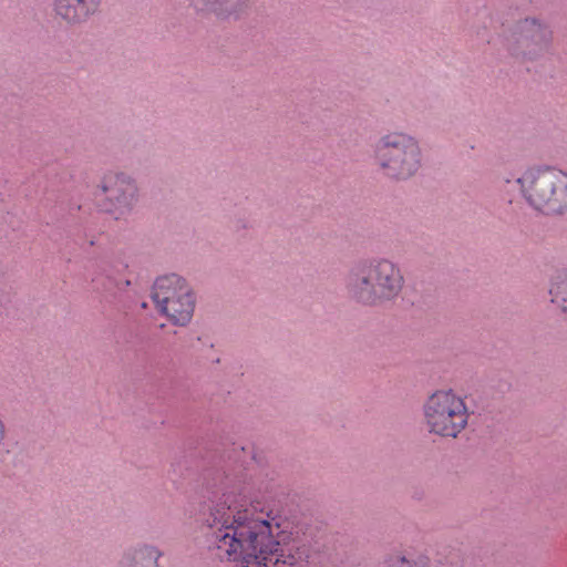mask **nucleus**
Here are the masks:
<instances>
[{"instance_id":"f257e3e1","label":"nucleus","mask_w":567,"mask_h":567,"mask_svg":"<svg viewBox=\"0 0 567 567\" xmlns=\"http://www.w3.org/2000/svg\"><path fill=\"white\" fill-rule=\"evenodd\" d=\"M250 453L236 443L217 444L202 455L198 494L206 525L218 548L225 550L238 567H297L303 553H288L277 539L278 523L255 517L248 508L251 470Z\"/></svg>"},{"instance_id":"f03ea898","label":"nucleus","mask_w":567,"mask_h":567,"mask_svg":"<svg viewBox=\"0 0 567 567\" xmlns=\"http://www.w3.org/2000/svg\"><path fill=\"white\" fill-rule=\"evenodd\" d=\"M404 284L400 266L385 257L358 259L348 269L344 280L348 298L368 308L394 303L401 296Z\"/></svg>"},{"instance_id":"7ed1b4c3","label":"nucleus","mask_w":567,"mask_h":567,"mask_svg":"<svg viewBox=\"0 0 567 567\" xmlns=\"http://www.w3.org/2000/svg\"><path fill=\"white\" fill-rule=\"evenodd\" d=\"M373 156L382 175L395 183L414 177L422 167L423 154L419 141L409 134L392 132L373 145Z\"/></svg>"},{"instance_id":"20e7f679","label":"nucleus","mask_w":567,"mask_h":567,"mask_svg":"<svg viewBox=\"0 0 567 567\" xmlns=\"http://www.w3.org/2000/svg\"><path fill=\"white\" fill-rule=\"evenodd\" d=\"M530 207L546 216L567 213V174L549 166L527 169L518 179Z\"/></svg>"},{"instance_id":"39448f33","label":"nucleus","mask_w":567,"mask_h":567,"mask_svg":"<svg viewBox=\"0 0 567 567\" xmlns=\"http://www.w3.org/2000/svg\"><path fill=\"white\" fill-rule=\"evenodd\" d=\"M502 44L506 52L520 63L535 62L548 53L554 34L543 19L526 17L503 29Z\"/></svg>"},{"instance_id":"423d86ee","label":"nucleus","mask_w":567,"mask_h":567,"mask_svg":"<svg viewBox=\"0 0 567 567\" xmlns=\"http://www.w3.org/2000/svg\"><path fill=\"white\" fill-rule=\"evenodd\" d=\"M423 413L429 432L442 437L455 439L467 425L466 404L452 390L432 393L423 405Z\"/></svg>"},{"instance_id":"0eeeda50","label":"nucleus","mask_w":567,"mask_h":567,"mask_svg":"<svg viewBox=\"0 0 567 567\" xmlns=\"http://www.w3.org/2000/svg\"><path fill=\"white\" fill-rule=\"evenodd\" d=\"M97 188L104 196L99 199L101 212L111 215L115 220L125 219L138 202L137 184L125 173L104 175Z\"/></svg>"},{"instance_id":"6e6552de","label":"nucleus","mask_w":567,"mask_h":567,"mask_svg":"<svg viewBox=\"0 0 567 567\" xmlns=\"http://www.w3.org/2000/svg\"><path fill=\"white\" fill-rule=\"evenodd\" d=\"M104 0H52L54 19L68 28H81L102 12Z\"/></svg>"},{"instance_id":"1a4fd4ad","label":"nucleus","mask_w":567,"mask_h":567,"mask_svg":"<svg viewBox=\"0 0 567 567\" xmlns=\"http://www.w3.org/2000/svg\"><path fill=\"white\" fill-rule=\"evenodd\" d=\"M195 10L219 21H238L248 14L250 0H193Z\"/></svg>"},{"instance_id":"9d476101","label":"nucleus","mask_w":567,"mask_h":567,"mask_svg":"<svg viewBox=\"0 0 567 567\" xmlns=\"http://www.w3.org/2000/svg\"><path fill=\"white\" fill-rule=\"evenodd\" d=\"M196 305V297L190 287L182 290L178 296L171 298L167 303H159L157 308L175 326H187L193 316Z\"/></svg>"},{"instance_id":"9b49d317","label":"nucleus","mask_w":567,"mask_h":567,"mask_svg":"<svg viewBox=\"0 0 567 567\" xmlns=\"http://www.w3.org/2000/svg\"><path fill=\"white\" fill-rule=\"evenodd\" d=\"M162 555L156 546L140 543L123 551L117 567H157Z\"/></svg>"},{"instance_id":"f8f14e48","label":"nucleus","mask_w":567,"mask_h":567,"mask_svg":"<svg viewBox=\"0 0 567 567\" xmlns=\"http://www.w3.org/2000/svg\"><path fill=\"white\" fill-rule=\"evenodd\" d=\"M188 287L186 279L177 274L159 276L153 285L151 297L156 306L167 303L171 298H175Z\"/></svg>"},{"instance_id":"ddd939ff","label":"nucleus","mask_w":567,"mask_h":567,"mask_svg":"<svg viewBox=\"0 0 567 567\" xmlns=\"http://www.w3.org/2000/svg\"><path fill=\"white\" fill-rule=\"evenodd\" d=\"M549 295L551 296V302L557 305L567 321V270L558 271L554 276Z\"/></svg>"},{"instance_id":"4468645a","label":"nucleus","mask_w":567,"mask_h":567,"mask_svg":"<svg viewBox=\"0 0 567 567\" xmlns=\"http://www.w3.org/2000/svg\"><path fill=\"white\" fill-rule=\"evenodd\" d=\"M95 288L102 292L106 301H113L120 295L118 279L112 275H99L93 279Z\"/></svg>"},{"instance_id":"2eb2a0df","label":"nucleus","mask_w":567,"mask_h":567,"mask_svg":"<svg viewBox=\"0 0 567 567\" xmlns=\"http://www.w3.org/2000/svg\"><path fill=\"white\" fill-rule=\"evenodd\" d=\"M385 567H420L417 564L406 559L404 556H392L386 563Z\"/></svg>"},{"instance_id":"dca6fc26","label":"nucleus","mask_w":567,"mask_h":567,"mask_svg":"<svg viewBox=\"0 0 567 567\" xmlns=\"http://www.w3.org/2000/svg\"><path fill=\"white\" fill-rule=\"evenodd\" d=\"M131 286V280L128 279H118V292H123L127 287Z\"/></svg>"},{"instance_id":"f3484780","label":"nucleus","mask_w":567,"mask_h":567,"mask_svg":"<svg viewBox=\"0 0 567 567\" xmlns=\"http://www.w3.org/2000/svg\"><path fill=\"white\" fill-rule=\"evenodd\" d=\"M90 246H94L95 245V241L93 239L90 240L89 243Z\"/></svg>"},{"instance_id":"a211bd4d","label":"nucleus","mask_w":567,"mask_h":567,"mask_svg":"<svg viewBox=\"0 0 567 567\" xmlns=\"http://www.w3.org/2000/svg\"><path fill=\"white\" fill-rule=\"evenodd\" d=\"M239 226H241L243 228H246V225L243 223H239Z\"/></svg>"},{"instance_id":"6ab92c4d","label":"nucleus","mask_w":567,"mask_h":567,"mask_svg":"<svg viewBox=\"0 0 567 567\" xmlns=\"http://www.w3.org/2000/svg\"><path fill=\"white\" fill-rule=\"evenodd\" d=\"M239 226H241L243 228H246V225L243 223H239Z\"/></svg>"}]
</instances>
